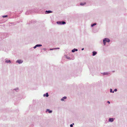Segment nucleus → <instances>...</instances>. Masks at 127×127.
<instances>
[{
	"label": "nucleus",
	"mask_w": 127,
	"mask_h": 127,
	"mask_svg": "<svg viewBox=\"0 0 127 127\" xmlns=\"http://www.w3.org/2000/svg\"><path fill=\"white\" fill-rule=\"evenodd\" d=\"M103 43L104 45L106 44V43H109L110 41V39L108 38H105L103 39Z\"/></svg>",
	"instance_id": "nucleus-1"
},
{
	"label": "nucleus",
	"mask_w": 127,
	"mask_h": 127,
	"mask_svg": "<svg viewBox=\"0 0 127 127\" xmlns=\"http://www.w3.org/2000/svg\"><path fill=\"white\" fill-rule=\"evenodd\" d=\"M23 62V60L20 59L17 60L16 62V63H18L19 64H22Z\"/></svg>",
	"instance_id": "nucleus-2"
},
{
	"label": "nucleus",
	"mask_w": 127,
	"mask_h": 127,
	"mask_svg": "<svg viewBox=\"0 0 127 127\" xmlns=\"http://www.w3.org/2000/svg\"><path fill=\"white\" fill-rule=\"evenodd\" d=\"M110 73L108 72H105L101 73V74L103 75H108Z\"/></svg>",
	"instance_id": "nucleus-3"
},
{
	"label": "nucleus",
	"mask_w": 127,
	"mask_h": 127,
	"mask_svg": "<svg viewBox=\"0 0 127 127\" xmlns=\"http://www.w3.org/2000/svg\"><path fill=\"white\" fill-rule=\"evenodd\" d=\"M13 91H15L16 92H18L19 91V89L18 87L16 88L13 90Z\"/></svg>",
	"instance_id": "nucleus-4"
},
{
	"label": "nucleus",
	"mask_w": 127,
	"mask_h": 127,
	"mask_svg": "<svg viewBox=\"0 0 127 127\" xmlns=\"http://www.w3.org/2000/svg\"><path fill=\"white\" fill-rule=\"evenodd\" d=\"M5 63H9V64H11V62L9 60L6 59L5 60Z\"/></svg>",
	"instance_id": "nucleus-5"
},
{
	"label": "nucleus",
	"mask_w": 127,
	"mask_h": 127,
	"mask_svg": "<svg viewBox=\"0 0 127 127\" xmlns=\"http://www.w3.org/2000/svg\"><path fill=\"white\" fill-rule=\"evenodd\" d=\"M115 119L113 118H109L108 120V121L110 122H113L114 121Z\"/></svg>",
	"instance_id": "nucleus-6"
},
{
	"label": "nucleus",
	"mask_w": 127,
	"mask_h": 127,
	"mask_svg": "<svg viewBox=\"0 0 127 127\" xmlns=\"http://www.w3.org/2000/svg\"><path fill=\"white\" fill-rule=\"evenodd\" d=\"M46 112H48L49 113H51L52 112V111L51 110H50L49 109H47L46 110Z\"/></svg>",
	"instance_id": "nucleus-7"
},
{
	"label": "nucleus",
	"mask_w": 127,
	"mask_h": 127,
	"mask_svg": "<svg viewBox=\"0 0 127 127\" xmlns=\"http://www.w3.org/2000/svg\"><path fill=\"white\" fill-rule=\"evenodd\" d=\"M52 13V12L50 10H48V11H45V13L46 14H47L48 13Z\"/></svg>",
	"instance_id": "nucleus-8"
},
{
	"label": "nucleus",
	"mask_w": 127,
	"mask_h": 127,
	"mask_svg": "<svg viewBox=\"0 0 127 127\" xmlns=\"http://www.w3.org/2000/svg\"><path fill=\"white\" fill-rule=\"evenodd\" d=\"M66 99V96L62 98L61 99V101H63L64 99Z\"/></svg>",
	"instance_id": "nucleus-9"
},
{
	"label": "nucleus",
	"mask_w": 127,
	"mask_h": 127,
	"mask_svg": "<svg viewBox=\"0 0 127 127\" xmlns=\"http://www.w3.org/2000/svg\"><path fill=\"white\" fill-rule=\"evenodd\" d=\"M43 96L44 97L46 96V97H48L49 96V95L48 93H46V94H44L43 95Z\"/></svg>",
	"instance_id": "nucleus-10"
},
{
	"label": "nucleus",
	"mask_w": 127,
	"mask_h": 127,
	"mask_svg": "<svg viewBox=\"0 0 127 127\" xmlns=\"http://www.w3.org/2000/svg\"><path fill=\"white\" fill-rule=\"evenodd\" d=\"M86 4V3L85 2H81L80 3V5H81L84 6Z\"/></svg>",
	"instance_id": "nucleus-11"
},
{
	"label": "nucleus",
	"mask_w": 127,
	"mask_h": 127,
	"mask_svg": "<svg viewBox=\"0 0 127 127\" xmlns=\"http://www.w3.org/2000/svg\"><path fill=\"white\" fill-rule=\"evenodd\" d=\"M78 51V49H73L72 50H71V51L72 52L74 53V52L75 51Z\"/></svg>",
	"instance_id": "nucleus-12"
},
{
	"label": "nucleus",
	"mask_w": 127,
	"mask_h": 127,
	"mask_svg": "<svg viewBox=\"0 0 127 127\" xmlns=\"http://www.w3.org/2000/svg\"><path fill=\"white\" fill-rule=\"evenodd\" d=\"M92 55L93 56H95L97 54V52L95 51H93L92 52Z\"/></svg>",
	"instance_id": "nucleus-13"
},
{
	"label": "nucleus",
	"mask_w": 127,
	"mask_h": 127,
	"mask_svg": "<svg viewBox=\"0 0 127 127\" xmlns=\"http://www.w3.org/2000/svg\"><path fill=\"white\" fill-rule=\"evenodd\" d=\"M57 23L59 25H62V21H57Z\"/></svg>",
	"instance_id": "nucleus-14"
},
{
	"label": "nucleus",
	"mask_w": 127,
	"mask_h": 127,
	"mask_svg": "<svg viewBox=\"0 0 127 127\" xmlns=\"http://www.w3.org/2000/svg\"><path fill=\"white\" fill-rule=\"evenodd\" d=\"M96 25V23H94L93 24H92L91 25V27H93L94 26Z\"/></svg>",
	"instance_id": "nucleus-15"
},
{
	"label": "nucleus",
	"mask_w": 127,
	"mask_h": 127,
	"mask_svg": "<svg viewBox=\"0 0 127 127\" xmlns=\"http://www.w3.org/2000/svg\"><path fill=\"white\" fill-rule=\"evenodd\" d=\"M65 56L66 58L69 60L70 59V58L67 56L65 55Z\"/></svg>",
	"instance_id": "nucleus-16"
},
{
	"label": "nucleus",
	"mask_w": 127,
	"mask_h": 127,
	"mask_svg": "<svg viewBox=\"0 0 127 127\" xmlns=\"http://www.w3.org/2000/svg\"><path fill=\"white\" fill-rule=\"evenodd\" d=\"M110 93H114V91H112V89H110Z\"/></svg>",
	"instance_id": "nucleus-17"
},
{
	"label": "nucleus",
	"mask_w": 127,
	"mask_h": 127,
	"mask_svg": "<svg viewBox=\"0 0 127 127\" xmlns=\"http://www.w3.org/2000/svg\"><path fill=\"white\" fill-rule=\"evenodd\" d=\"M36 45V46L37 47H41L42 46V45L41 44H37Z\"/></svg>",
	"instance_id": "nucleus-18"
},
{
	"label": "nucleus",
	"mask_w": 127,
	"mask_h": 127,
	"mask_svg": "<svg viewBox=\"0 0 127 127\" xmlns=\"http://www.w3.org/2000/svg\"><path fill=\"white\" fill-rule=\"evenodd\" d=\"M66 24L65 22L64 21H62V25L64 24Z\"/></svg>",
	"instance_id": "nucleus-19"
},
{
	"label": "nucleus",
	"mask_w": 127,
	"mask_h": 127,
	"mask_svg": "<svg viewBox=\"0 0 127 127\" xmlns=\"http://www.w3.org/2000/svg\"><path fill=\"white\" fill-rule=\"evenodd\" d=\"M8 17V16L7 15H5L2 16V17L3 18H5V17Z\"/></svg>",
	"instance_id": "nucleus-20"
},
{
	"label": "nucleus",
	"mask_w": 127,
	"mask_h": 127,
	"mask_svg": "<svg viewBox=\"0 0 127 127\" xmlns=\"http://www.w3.org/2000/svg\"><path fill=\"white\" fill-rule=\"evenodd\" d=\"M57 48H53V49H50V50H53L54 49H57ZM57 48L58 49H59V48Z\"/></svg>",
	"instance_id": "nucleus-21"
},
{
	"label": "nucleus",
	"mask_w": 127,
	"mask_h": 127,
	"mask_svg": "<svg viewBox=\"0 0 127 127\" xmlns=\"http://www.w3.org/2000/svg\"><path fill=\"white\" fill-rule=\"evenodd\" d=\"M74 125V124L73 123L72 124H71L70 125V127H73V125Z\"/></svg>",
	"instance_id": "nucleus-22"
},
{
	"label": "nucleus",
	"mask_w": 127,
	"mask_h": 127,
	"mask_svg": "<svg viewBox=\"0 0 127 127\" xmlns=\"http://www.w3.org/2000/svg\"><path fill=\"white\" fill-rule=\"evenodd\" d=\"M114 91H115V92H116L117 91V90L116 89H114Z\"/></svg>",
	"instance_id": "nucleus-23"
},
{
	"label": "nucleus",
	"mask_w": 127,
	"mask_h": 127,
	"mask_svg": "<svg viewBox=\"0 0 127 127\" xmlns=\"http://www.w3.org/2000/svg\"><path fill=\"white\" fill-rule=\"evenodd\" d=\"M36 47H36V45H35V46H34V47H33V48H34V49H35V48H36Z\"/></svg>",
	"instance_id": "nucleus-24"
},
{
	"label": "nucleus",
	"mask_w": 127,
	"mask_h": 127,
	"mask_svg": "<svg viewBox=\"0 0 127 127\" xmlns=\"http://www.w3.org/2000/svg\"><path fill=\"white\" fill-rule=\"evenodd\" d=\"M107 103H108L109 104H110V102L109 101H108Z\"/></svg>",
	"instance_id": "nucleus-25"
},
{
	"label": "nucleus",
	"mask_w": 127,
	"mask_h": 127,
	"mask_svg": "<svg viewBox=\"0 0 127 127\" xmlns=\"http://www.w3.org/2000/svg\"><path fill=\"white\" fill-rule=\"evenodd\" d=\"M84 48H82V50H84Z\"/></svg>",
	"instance_id": "nucleus-26"
}]
</instances>
